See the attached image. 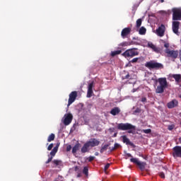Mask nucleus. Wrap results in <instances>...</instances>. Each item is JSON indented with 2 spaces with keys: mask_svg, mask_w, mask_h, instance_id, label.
<instances>
[{
  "mask_svg": "<svg viewBox=\"0 0 181 181\" xmlns=\"http://www.w3.org/2000/svg\"><path fill=\"white\" fill-rule=\"evenodd\" d=\"M111 164L110 163H107L105 165V168H104V170L105 172H107V170L110 168Z\"/></svg>",
  "mask_w": 181,
  "mask_h": 181,
  "instance_id": "obj_40",
  "label": "nucleus"
},
{
  "mask_svg": "<svg viewBox=\"0 0 181 181\" xmlns=\"http://www.w3.org/2000/svg\"><path fill=\"white\" fill-rule=\"evenodd\" d=\"M165 29L166 28L165 27V25L161 24L160 26H159L158 28L156 30V35H158V36H160V37L165 36Z\"/></svg>",
  "mask_w": 181,
  "mask_h": 181,
  "instance_id": "obj_9",
  "label": "nucleus"
},
{
  "mask_svg": "<svg viewBox=\"0 0 181 181\" xmlns=\"http://www.w3.org/2000/svg\"><path fill=\"white\" fill-rule=\"evenodd\" d=\"M137 165L139 166L141 170H144V169H145V166H146V163L139 161V163H137Z\"/></svg>",
  "mask_w": 181,
  "mask_h": 181,
  "instance_id": "obj_24",
  "label": "nucleus"
},
{
  "mask_svg": "<svg viewBox=\"0 0 181 181\" xmlns=\"http://www.w3.org/2000/svg\"><path fill=\"white\" fill-rule=\"evenodd\" d=\"M133 93H135V89H134Z\"/></svg>",
  "mask_w": 181,
  "mask_h": 181,
  "instance_id": "obj_53",
  "label": "nucleus"
},
{
  "mask_svg": "<svg viewBox=\"0 0 181 181\" xmlns=\"http://www.w3.org/2000/svg\"><path fill=\"white\" fill-rule=\"evenodd\" d=\"M172 77L175 80L176 83H180V79H181L180 74H173Z\"/></svg>",
  "mask_w": 181,
  "mask_h": 181,
  "instance_id": "obj_22",
  "label": "nucleus"
},
{
  "mask_svg": "<svg viewBox=\"0 0 181 181\" xmlns=\"http://www.w3.org/2000/svg\"><path fill=\"white\" fill-rule=\"evenodd\" d=\"M158 175L161 179H165V173L163 172H160Z\"/></svg>",
  "mask_w": 181,
  "mask_h": 181,
  "instance_id": "obj_37",
  "label": "nucleus"
},
{
  "mask_svg": "<svg viewBox=\"0 0 181 181\" xmlns=\"http://www.w3.org/2000/svg\"><path fill=\"white\" fill-rule=\"evenodd\" d=\"M65 118L64 119V124L65 125H70L73 121V115L71 113H68L64 115Z\"/></svg>",
  "mask_w": 181,
  "mask_h": 181,
  "instance_id": "obj_10",
  "label": "nucleus"
},
{
  "mask_svg": "<svg viewBox=\"0 0 181 181\" xmlns=\"http://www.w3.org/2000/svg\"><path fill=\"white\" fill-rule=\"evenodd\" d=\"M53 149V144H50L47 147V151H52Z\"/></svg>",
  "mask_w": 181,
  "mask_h": 181,
  "instance_id": "obj_42",
  "label": "nucleus"
},
{
  "mask_svg": "<svg viewBox=\"0 0 181 181\" xmlns=\"http://www.w3.org/2000/svg\"><path fill=\"white\" fill-rule=\"evenodd\" d=\"M95 156H98V152H96V153H95Z\"/></svg>",
  "mask_w": 181,
  "mask_h": 181,
  "instance_id": "obj_51",
  "label": "nucleus"
},
{
  "mask_svg": "<svg viewBox=\"0 0 181 181\" xmlns=\"http://www.w3.org/2000/svg\"><path fill=\"white\" fill-rule=\"evenodd\" d=\"M173 12V21H181V8H173L172 9Z\"/></svg>",
  "mask_w": 181,
  "mask_h": 181,
  "instance_id": "obj_5",
  "label": "nucleus"
},
{
  "mask_svg": "<svg viewBox=\"0 0 181 181\" xmlns=\"http://www.w3.org/2000/svg\"><path fill=\"white\" fill-rule=\"evenodd\" d=\"M90 148V145L87 144V142L81 148V153H88V148Z\"/></svg>",
  "mask_w": 181,
  "mask_h": 181,
  "instance_id": "obj_19",
  "label": "nucleus"
},
{
  "mask_svg": "<svg viewBox=\"0 0 181 181\" xmlns=\"http://www.w3.org/2000/svg\"><path fill=\"white\" fill-rule=\"evenodd\" d=\"M119 146H121V145H119L117 143H115L114 147H112V148L110 147L109 149L110 150V152H113V151H115L116 149H118V148H119Z\"/></svg>",
  "mask_w": 181,
  "mask_h": 181,
  "instance_id": "obj_26",
  "label": "nucleus"
},
{
  "mask_svg": "<svg viewBox=\"0 0 181 181\" xmlns=\"http://www.w3.org/2000/svg\"><path fill=\"white\" fill-rule=\"evenodd\" d=\"M141 132H144V134H151V132H152V129H143Z\"/></svg>",
  "mask_w": 181,
  "mask_h": 181,
  "instance_id": "obj_35",
  "label": "nucleus"
},
{
  "mask_svg": "<svg viewBox=\"0 0 181 181\" xmlns=\"http://www.w3.org/2000/svg\"><path fill=\"white\" fill-rule=\"evenodd\" d=\"M122 80H129L131 79V75L128 73L126 76L122 77Z\"/></svg>",
  "mask_w": 181,
  "mask_h": 181,
  "instance_id": "obj_33",
  "label": "nucleus"
},
{
  "mask_svg": "<svg viewBox=\"0 0 181 181\" xmlns=\"http://www.w3.org/2000/svg\"><path fill=\"white\" fill-rule=\"evenodd\" d=\"M180 59L181 58V49L180 50Z\"/></svg>",
  "mask_w": 181,
  "mask_h": 181,
  "instance_id": "obj_50",
  "label": "nucleus"
},
{
  "mask_svg": "<svg viewBox=\"0 0 181 181\" xmlns=\"http://www.w3.org/2000/svg\"><path fill=\"white\" fill-rule=\"evenodd\" d=\"M53 160V157L51 156L48 158V160L45 162L46 165H47V163H50V162H52V160Z\"/></svg>",
  "mask_w": 181,
  "mask_h": 181,
  "instance_id": "obj_39",
  "label": "nucleus"
},
{
  "mask_svg": "<svg viewBox=\"0 0 181 181\" xmlns=\"http://www.w3.org/2000/svg\"><path fill=\"white\" fill-rule=\"evenodd\" d=\"M83 173L86 175V176H88V168L84 167L83 170Z\"/></svg>",
  "mask_w": 181,
  "mask_h": 181,
  "instance_id": "obj_32",
  "label": "nucleus"
},
{
  "mask_svg": "<svg viewBox=\"0 0 181 181\" xmlns=\"http://www.w3.org/2000/svg\"><path fill=\"white\" fill-rule=\"evenodd\" d=\"M57 151H58V146L53 148V149L50 152V155L51 156H52V158L56 156V153H57Z\"/></svg>",
  "mask_w": 181,
  "mask_h": 181,
  "instance_id": "obj_23",
  "label": "nucleus"
},
{
  "mask_svg": "<svg viewBox=\"0 0 181 181\" xmlns=\"http://www.w3.org/2000/svg\"><path fill=\"white\" fill-rule=\"evenodd\" d=\"M54 138H56V136L54 134H51L47 139V142H52V141H54Z\"/></svg>",
  "mask_w": 181,
  "mask_h": 181,
  "instance_id": "obj_28",
  "label": "nucleus"
},
{
  "mask_svg": "<svg viewBox=\"0 0 181 181\" xmlns=\"http://www.w3.org/2000/svg\"><path fill=\"white\" fill-rule=\"evenodd\" d=\"M52 163H54V165H55L56 166H59V165L62 163V160H54L52 161Z\"/></svg>",
  "mask_w": 181,
  "mask_h": 181,
  "instance_id": "obj_31",
  "label": "nucleus"
},
{
  "mask_svg": "<svg viewBox=\"0 0 181 181\" xmlns=\"http://www.w3.org/2000/svg\"><path fill=\"white\" fill-rule=\"evenodd\" d=\"M139 60V58H134L130 61V63H136Z\"/></svg>",
  "mask_w": 181,
  "mask_h": 181,
  "instance_id": "obj_38",
  "label": "nucleus"
},
{
  "mask_svg": "<svg viewBox=\"0 0 181 181\" xmlns=\"http://www.w3.org/2000/svg\"><path fill=\"white\" fill-rule=\"evenodd\" d=\"M136 127L129 123H119L117 125V129L119 131H128V129H134L135 131Z\"/></svg>",
  "mask_w": 181,
  "mask_h": 181,
  "instance_id": "obj_4",
  "label": "nucleus"
},
{
  "mask_svg": "<svg viewBox=\"0 0 181 181\" xmlns=\"http://www.w3.org/2000/svg\"><path fill=\"white\" fill-rule=\"evenodd\" d=\"M141 25H142V19L139 18V19L136 21V26L137 28H141Z\"/></svg>",
  "mask_w": 181,
  "mask_h": 181,
  "instance_id": "obj_30",
  "label": "nucleus"
},
{
  "mask_svg": "<svg viewBox=\"0 0 181 181\" xmlns=\"http://www.w3.org/2000/svg\"><path fill=\"white\" fill-rule=\"evenodd\" d=\"M147 47H149L150 49H152L153 52H155L156 53H160V48L156 47L152 42H148V45H147Z\"/></svg>",
  "mask_w": 181,
  "mask_h": 181,
  "instance_id": "obj_15",
  "label": "nucleus"
},
{
  "mask_svg": "<svg viewBox=\"0 0 181 181\" xmlns=\"http://www.w3.org/2000/svg\"><path fill=\"white\" fill-rule=\"evenodd\" d=\"M94 87V81H92L91 83H90L88 86V92H87V95L86 97L88 98H91V97H93V88Z\"/></svg>",
  "mask_w": 181,
  "mask_h": 181,
  "instance_id": "obj_11",
  "label": "nucleus"
},
{
  "mask_svg": "<svg viewBox=\"0 0 181 181\" xmlns=\"http://www.w3.org/2000/svg\"><path fill=\"white\" fill-rule=\"evenodd\" d=\"M164 47H165L166 49H169V43L165 42Z\"/></svg>",
  "mask_w": 181,
  "mask_h": 181,
  "instance_id": "obj_46",
  "label": "nucleus"
},
{
  "mask_svg": "<svg viewBox=\"0 0 181 181\" xmlns=\"http://www.w3.org/2000/svg\"><path fill=\"white\" fill-rule=\"evenodd\" d=\"M135 132V130L134 129H128V134H134Z\"/></svg>",
  "mask_w": 181,
  "mask_h": 181,
  "instance_id": "obj_45",
  "label": "nucleus"
},
{
  "mask_svg": "<svg viewBox=\"0 0 181 181\" xmlns=\"http://www.w3.org/2000/svg\"><path fill=\"white\" fill-rule=\"evenodd\" d=\"M165 53H166L168 57H172V59H177V56H179V51L177 50H170V49H165Z\"/></svg>",
  "mask_w": 181,
  "mask_h": 181,
  "instance_id": "obj_6",
  "label": "nucleus"
},
{
  "mask_svg": "<svg viewBox=\"0 0 181 181\" xmlns=\"http://www.w3.org/2000/svg\"><path fill=\"white\" fill-rule=\"evenodd\" d=\"M139 35H145V33H146V28H145V27H141L139 29Z\"/></svg>",
  "mask_w": 181,
  "mask_h": 181,
  "instance_id": "obj_29",
  "label": "nucleus"
},
{
  "mask_svg": "<svg viewBox=\"0 0 181 181\" xmlns=\"http://www.w3.org/2000/svg\"><path fill=\"white\" fill-rule=\"evenodd\" d=\"M121 53H122V50L113 51L111 52V56H112V57H115V56H117L118 54H121Z\"/></svg>",
  "mask_w": 181,
  "mask_h": 181,
  "instance_id": "obj_25",
  "label": "nucleus"
},
{
  "mask_svg": "<svg viewBox=\"0 0 181 181\" xmlns=\"http://www.w3.org/2000/svg\"><path fill=\"white\" fill-rule=\"evenodd\" d=\"M76 98H77V91L74 90L69 94L68 107H69V105H71V104L74 103V101H76Z\"/></svg>",
  "mask_w": 181,
  "mask_h": 181,
  "instance_id": "obj_8",
  "label": "nucleus"
},
{
  "mask_svg": "<svg viewBox=\"0 0 181 181\" xmlns=\"http://www.w3.org/2000/svg\"><path fill=\"white\" fill-rule=\"evenodd\" d=\"M120 112H121V109H119V107H118L112 108L110 111V114L114 116L118 115V114H119Z\"/></svg>",
  "mask_w": 181,
  "mask_h": 181,
  "instance_id": "obj_18",
  "label": "nucleus"
},
{
  "mask_svg": "<svg viewBox=\"0 0 181 181\" xmlns=\"http://www.w3.org/2000/svg\"><path fill=\"white\" fill-rule=\"evenodd\" d=\"M141 103H146V98H142Z\"/></svg>",
  "mask_w": 181,
  "mask_h": 181,
  "instance_id": "obj_47",
  "label": "nucleus"
},
{
  "mask_svg": "<svg viewBox=\"0 0 181 181\" xmlns=\"http://www.w3.org/2000/svg\"><path fill=\"white\" fill-rule=\"evenodd\" d=\"M81 146V145L80 144V143H77L75 144V146L72 148V153L74 155H76V153H77V151H78V149H80Z\"/></svg>",
  "mask_w": 181,
  "mask_h": 181,
  "instance_id": "obj_20",
  "label": "nucleus"
},
{
  "mask_svg": "<svg viewBox=\"0 0 181 181\" xmlns=\"http://www.w3.org/2000/svg\"><path fill=\"white\" fill-rule=\"evenodd\" d=\"M108 146H110V144H105L101 148H100V153H104L107 149H108Z\"/></svg>",
  "mask_w": 181,
  "mask_h": 181,
  "instance_id": "obj_27",
  "label": "nucleus"
},
{
  "mask_svg": "<svg viewBox=\"0 0 181 181\" xmlns=\"http://www.w3.org/2000/svg\"><path fill=\"white\" fill-rule=\"evenodd\" d=\"M160 2L161 4H163V2H165V0H160Z\"/></svg>",
  "mask_w": 181,
  "mask_h": 181,
  "instance_id": "obj_49",
  "label": "nucleus"
},
{
  "mask_svg": "<svg viewBox=\"0 0 181 181\" xmlns=\"http://www.w3.org/2000/svg\"><path fill=\"white\" fill-rule=\"evenodd\" d=\"M177 105H179V102L175 99L173 100L167 104L168 108L170 109L175 108V107H177Z\"/></svg>",
  "mask_w": 181,
  "mask_h": 181,
  "instance_id": "obj_16",
  "label": "nucleus"
},
{
  "mask_svg": "<svg viewBox=\"0 0 181 181\" xmlns=\"http://www.w3.org/2000/svg\"><path fill=\"white\" fill-rule=\"evenodd\" d=\"M122 142L124 144H126V145H129L130 146H133V148H135V144L134 143L131 142L129 139L127 137V136H122Z\"/></svg>",
  "mask_w": 181,
  "mask_h": 181,
  "instance_id": "obj_17",
  "label": "nucleus"
},
{
  "mask_svg": "<svg viewBox=\"0 0 181 181\" xmlns=\"http://www.w3.org/2000/svg\"><path fill=\"white\" fill-rule=\"evenodd\" d=\"M130 162H132L133 163H136V165H138V163H139V160H138L135 158H132L130 159Z\"/></svg>",
  "mask_w": 181,
  "mask_h": 181,
  "instance_id": "obj_34",
  "label": "nucleus"
},
{
  "mask_svg": "<svg viewBox=\"0 0 181 181\" xmlns=\"http://www.w3.org/2000/svg\"><path fill=\"white\" fill-rule=\"evenodd\" d=\"M126 156H127L128 158H132V155H131L129 153H127Z\"/></svg>",
  "mask_w": 181,
  "mask_h": 181,
  "instance_id": "obj_48",
  "label": "nucleus"
},
{
  "mask_svg": "<svg viewBox=\"0 0 181 181\" xmlns=\"http://www.w3.org/2000/svg\"><path fill=\"white\" fill-rule=\"evenodd\" d=\"M131 45H134V42H127L124 41L123 42H121L119 44V46H121L122 47H126L127 46H131Z\"/></svg>",
  "mask_w": 181,
  "mask_h": 181,
  "instance_id": "obj_21",
  "label": "nucleus"
},
{
  "mask_svg": "<svg viewBox=\"0 0 181 181\" xmlns=\"http://www.w3.org/2000/svg\"><path fill=\"white\" fill-rule=\"evenodd\" d=\"M131 28H125L122 30L121 36L122 39H125L129 35L131 34Z\"/></svg>",
  "mask_w": 181,
  "mask_h": 181,
  "instance_id": "obj_14",
  "label": "nucleus"
},
{
  "mask_svg": "<svg viewBox=\"0 0 181 181\" xmlns=\"http://www.w3.org/2000/svg\"><path fill=\"white\" fill-rule=\"evenodd\" d=\"M174 129H175V124L168 125V131H172Z\"/></svg>",
  "mask_w": 181,
  "mask_h": 181,
  "instance_id": "obj_36",
  "label": "nucleus"
},
{
  "mask_svg": "<svg viewBox=\"0 0 181 181\" xmlns=\"http://www.w3.org/2000/svg\"><path fill=\"white\" fill-rule=\"evenodd\" d=\"M87 144L91 148H94V146H98L100 145V141L96 139H90V141H87Z\"/></svg>",
  "mask_w": 181,
  "mask_h": 181,
  "instance_id": "obj_13",
  "label": "nucleus"
},
{
  "mask_svg": "<svg viewBox=\"0 0 181 181\" xmlns=\"http://www.w3.org/2000/svg\"><path fill=\"white\" fill-rule=\"evenodd\" d=\"M94 159H95V157L90 156L88 158V162H93V160H94Z\"/></svg>",
  "mask_w": 181,
  "mask_h": 181,
  "instance_id": "obj_43",
  "label": "nucleus"
},
{
  "mask_svg": "<svg viewBox=\"0 0 181 181\" xmlns=\"http://www.w3.org/2000/svg\"><path fill=\"white\" fill-rule=\"evenodd\" d=\"M173 158H181V146H175L173 148Z\"/></svg>",
  "mask_w": 181,
  "mask_h": 181,
  "instance_id": "obj_7",
  "label": "nucleus"
},
{
  "mask_svg": "<svg viewBox=\"0 0 181 181\" xmlns=\"http://www.w3.org/2000/svg\"><path fill=\"white\" fill-rule=\"evenodd\" d=\"M145 67H147V69H149V70H152L153 69L155 70H162V69H163V64L157 62L156 61L151 60L145 64Z\"/></svg>",
  "mask_w": 181,
  "mask_h": 181,
  "instance_id": "obj_2",
  "label": "nucleus"
},
{
  "mask_svg": "<svg viewBox=\"0 0 181 181\" xmlns=\"http://www.w3.org/2000/svg\"><path fill=\"white\" fill-rule=\"evenodd\" d=\"M70 151H71V145L66 146V152H70Z\"/></svg>",
  "mask_w": 181,
  "mask_h": 181,
  "instance_id": "obj_44",
  "label": "nucleus"
},
{
  "mask_svg": "<svg viewBox=\"0 0 181 181\" xmlns=\"http://www.w3.org/2000/svg\"><path fill=\"white\" fill-rule=\"evenodd\" d=\"M139 54V52H138V48H131L127 49L122 54L124 57H135V56H138Z\"/></svg>",
  "mask_w": 181,
  "mask_h": 181,
  "instance_id": "obj_3",
  "label": "nucleus"
},
{
  "mask_svg": "<svg viewBox=\"0 0 181 181\" xmlns=\"http://www.w3.org/2000/svg\"><path fill=\"white\" fill-rule=\"evenodd\" d=\"M141 112V109H139V107H137L134 111V114H138Z\"/></svg>",
  "mask_w": 181,
  "mask_h": 181,
  "instance_id": "obj_41",
  "label": "nucleus"
},
{
  "mask_svg": "<svg viewBox=\"0 0 181 181\" xmlns=\"http://www.w3.org/2000/svg\"><path fill=\"white\" fill-rule=\"evenodd\" d=\"M179 26H180V22L179 21L173 22V32L175 33V35H179Z\"/></svg>",
  "mask_w": 181,
  "mask_h": 181,
  "instance_id": "obj_12",
  "label": "nucleus"
},
{
  "mask_svg": "<svg viewBox=\"0 0 181 181\" xmlns=\"http://www.w3.org/2000/svg\"><path fill=\"white\" fill-rule=\"evenodd\" d=\"M159 86L156 89V94H162L165 93V88H168V81L166 78H159L158 79Z\"/></svg>",
  "mask_w": 181,
  "mask_h": 181,
  "instance_id": "obj_1",
  "label": "nucleus"
},
{
  "mask_svg": "<svg viewBox=\"0 0 181 181\" xmlns=\"http://www.w3.org/2000/svg\"><path fill=\"white\" fill-rule=\"evenodd\" d=\"M59 145H60V144H57L56 145V146H58V148H59Z\"/></svg>",
  "mask_w": 181,
  "mask_h": 181,
  "instance_id": "obj_52",
  "label": "nucleus"
}]
</instances>
